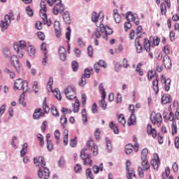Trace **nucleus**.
Masks as SVG:
<instances>
[{
    "instance_id": "f257e3e1",
    "label": "nucleus",
    "mask_w": 179,
    "mask_h": 179,
    "mask_svg": "<svg viewBox=\"0 0 179 179\" xmlns=\"http://www.w3.org/2000/svg\"><path fill=\"white\" fill-rule=\"evenodd\" d=\"M87 150L92 152L93 156H97L99 153V147L94 144L93 140H90L87 142L86 149L81 150L80 155V159L83 160L84 166H93V160H92V156L87 154Z\"/></svg>"
},
{
    "instance_id": "f03ea898",
    "label": "nucleus",
    "mask_w": 179,
    "mask_h": 179,
    "mask_svg": "<svg viewBox=\"0 0 179 179\" xmlns=\"http://www.w3.org/2000/svg\"><path fill=\"white\" fill-rule=\"evenodd\" d=\"M34 163L36 165V167H40V164L42 167H40L38 171V178H42L43 177H44V179L50 178V169L45 167V159H44V157L40 156L38 159L34 157Z\"/></svg>"
},
{
    "instance_id": "7ed1b4c3",
    "label": "nucleus",
    "mask_w": 179,
    "mask_h": 179,
    "mask_svg": "<svg viewBox=\"0 0 179 179\" xmlns=\"http://www.w3.org/2000/svg\"><path fill=\"white\" fill-rule=\"evenodd\" d=\"M110 34H113V29L108 26H105L103 24H100L99 26L96 27L92 36L93 37L95 36L96 38H100V37L102 36L105 40H108V38L107 36H110Z\"/></svg>"
},
{
    "instance_id": "20e7f679",
    "label": "nucleus",
    "mask_w": 179,
    "mask_h": 179,
    "mask_svg": "<svg viewBox=\"0 0 179 179\" xmlns=\"http://www.w3.org/2000/svg\"><path fill=\"white\" fill-rule=\"evenodd\" d=\"M14 89L15 90H22L23 93H31L29 88V82L27 80H23L22 78H18L14 83Z\"/></svg>"
},
{
    "instance_id": "39448f33",
    "label": "nucleus",
    "mask_w": 179,
    "mask_h": 179,
    "mask_svg": "<svg viewBox=\"0 0 179 179\" xmlns=\"http://www.w3.org/2000/svg\"><path fill=\"white\" fill-rule=\"evenodd\" d=\"M47 3L50 6H52V5H55L53 7V13L55 15H58V13H62L64 10H65V7L62 3H61V0H46Z\"/></svg>"
},
{
    "instance_id": "423d86ee",
    "label": "nucleus",
    "mask_w": 179,
    "mask_h": 179,
    "mask_svg": "<svg viewBox=\"0 0 179 179\" xmlns=\"http://www.w3.org/2000/svg\"><path fill=\"white\" fill-rule=\"evenodd\" d=\"M52 85H54V80L52 79V77H50L49 78V81L48 82V90L53 92L57 100H62V97L61 96V92H59V90L57 88H56L55 90H52Z\"/></svg>"
},
{
    "instance_id": "0eeeda50",
    "label": "nucleus",
    "mask_w": 179,
    "mask_h": 179,
    "mask_svg": "<svg viewBox=\"0 0 179 179\" xmlns=\"http://www.w3.org/2000/svg\"><path fill=\"white\" fill-rule=\"evenodd\" d=\"M64 94L69 100H73V99L74 100H76V99H78L76 98V92L75 88L71 86L64 90Z\"/></svg>"
},
{
    "instance_id": "6e6552de",
    "label": "nucleus",
    "mask_w": 179,
    "mask_h": 179,
    "mask_svg": "<svg viewBox=\"0 0 179 179\" xmlns=\"http://www.w3.org/2000/svg\"><path fill=\"white\" fill-rule=\"evenodd\" d=\"M13 17H10L9 15H6L4 16L3 20H1L0 23V26L1 27V31H5L8 27H9V24H10L11 20H13Z\"/></svg>"
},
{
    "instance_id": "1a4fd4ad",
    "label": "nucleus",
    "mask_w": 179,
    "mask_h": 179,
    "mask_svg": "<svg viewBox=\"0 0 179 179\" xmlns=\"http://www.w3.org/2000/svg\"><path fill=\"white\" fill-rule=\"evenodd\" d=\"M150 120L154 125H157V127H160L163 121V117H162V114L160 113H157L155 115H153L152 113L151 115Z\"/></svg>"
},
{
    "instance_id": "9d476101",
    "label": "nucleus",
    "mask_w": 179,
    "mask_h": 179,
    "mask_svg": "<svg viewBox=\"0 0 179 179\" xmlns=\"http://www.w3.org/2000/svg\"><path fill=\"white\" fill-rule=\"evenodd\" d=\"M126 19L127 20H132V22H134L136 26H138L140 23L139 17H138V15L134 14L131 11H129L126 13Z\"/></svg>"
},
{
    "instance_id": "9b49d317",
    "label": "nucleus",
    "mask_w": 179,
    "mask_h": 179,
    "mask_svg": "<svg viewBox=\"0 0 179 179\" xmlns=\"http://www.w3.org/2000/svg\"><path fill=\"white\" fill-rule=\"evenodd\" d=\"M27 52L30 58H34L36 57V46L31 44L30 42H27Z\"/></svg>"
},
{
    "instance_id": "f8f14e48",
    "label": "nucleus",
    "mask_w": 179,
    "mask_h": 179,
    "mask_svg": "<svg viewBox=\"0 0 179 179\" xmlns=\"http://www.w3.org/2000/svg\"><path fill=\"white\" fill-rule=\"evenodd\" d=\"M10 62L13 65L14 68H15V71L19 73V72H20V64H19V59L17 58V56H11Z\"/></svg>"
},
{
    "instance_id": "ddd939ff",
    "label": "nucleus",
    "mask_w": 179,
    "mask_h": 179,
    "mask_svg": "<svg viewBox=\"0 0 179 179\" xmlns=\"http://www.w3.org/2000/svg\"><path fill=\"white\" fill-rule=\"evenodd\" d=\"M163 62L166 69H171V66H173V64L171 63V59H170V57L169 55L164 56Z\"/></svg>"
},
{
    "instance_id": "4468645a",
    "label": "nucleus",
    "mask_w": 179,
    "mask_h": 179,
    "mask_svg": "<svg viewBox=\"0 0 179 179\" xmlns=\"http://www.w3.org/2000/svg\"><path fill=\"white\" fill-rule=\"evenodd\" d=\"M101 14L97 15V13L93 12L92 15V20L94 23L96 22H99V23H101L103 22V19H104V15H101V17H99V16H101Z\"/></svg>"
},
{
    "instance_id": "2eb2a0df",
    "label": "nucleus",
    "mask_w": 179,
    "mask_h": 179,
    "mask_svg": "<svg viewBox=\"0 0 179 179\" xmlns=\"http://www.w3.org/2000/svg\"><path fill=\"white\" fill-rule=\"evenodd\" d=\"M161 82L165 85L166 92H169V90H170V85H171V80H170V78L166 79V77L162 76Z\"/></svg>"
},
{
    "instance_id": "dca6fc26",
    "label": "nucleus",
    "mask_w": 179,
    "mask_h": 179,
    "mask_svg": "<svg viewBox=\"0 0 179 179\" xmlns=\"http://www.w3.org/2000/svg\"><path fill=\"white\" fill-rule=\"evenodd\" d=\"M147 132L148 135H152V138H156L157 135V132L156 131V129L152 127V124L147 125Z\"/></svg>"
},
{
    "instance_id": "f3484780",
    "label": "nucleus",
    "mask_w": 179,
    "mask_h": 179,
    "mask_svg": "<svg viewBox=\"0 0 179 179\" xmlns=\"http://www.w3.org/2000/svg\"><path fill=\"white\" fill-rule=\"evenodd\" d=\"M59 55L61 61H66V50L64 47L59 48Z\"/></svg>"
},
{
    "instance_id": "a211bd4d",
    "label": "nucleus",
    "mask_w": 179,
    "mask_h": 179,
    "mask_svg": "<svg viewBox=\"0 0 179 179\" xmlns=\"http://www.w3.org/2000/svg\"><path fill=\"white\" fill-rule=\"evenodd\" d=\"M157 159L151 160V166H152L154 170H157L159 169V164H160V159H159V155L156 154Z\"/></svg>"
},
{
    "instance_id": "6ab92c4d",
    "label": "nucleus",
    "mask_w": 179,
    "mask_h": 179,
    "mask_svg": "<svg viewBox=\"0 0 179 179\" xmlns=\"http://www.w3.org/2000/svg\"><path fill=\"white\" fill-rule=\"evenodd\" d=\"M44 115V113L41 111V108L36 109L34 114L33 118L34 120H38L40 117H43Z\"/></svg>"
},
{
    "instance_id": "aec40b11",
    "label": "nucleus",
    "mask_w": 179,
    "mask_h": 179,
    "mask_svg": "<svg viewBox=\"0 0 179 179\" xmlns=\"http://www.w3.org/2000/svg\"><path fill=\"white\" fill-rule=\"evenodd\" d=\"M41 16H43L44 19H45V15H47V6L44 1L41 2Z\"/></svg>"
},
{
    "instance_id": "412c9836",
    "label": "nucleus",
    "mask_w": 179,
    "mask_h": 179,
    "mask_svg": "<svg viewBox=\"0 0 179 179\" xmlns=\"http://www.w3.org/2000/svg\"><path fill=\"white\" fill-rule=\"evenodd\" d=\"M171 102V96L169 94H166L162 97V104H169V103Z\"/></svg>"
},
{
    "instance_id": "4be33fe9",
    "label": "nucleus",
    "mask_w": 179,
    "mask_h": 179,
    "mask_svg": "<svg viewBox=\"0 0 179 179\" xmlns=\"http://www.w3.org/2000/svg\"><path fill=\"white\" fill-rule=\"evenodd\" d=\"M69 131H68V129H65L64 130V133H63V142H64V146L68 145V142H69L68 138H69Z\"/></svg>"
},
{
    "instance_id": "5701e85b",
    "label": "nucleus",
    "mask_w": 179,
    "mask_h": 179,
    "mask_svg": "<svg viewBox=\"0 0 179 179\" xmlns=\"http://www.w3.org/2000/svg\"><path fill=\"white\" fill-rule=\"evenodd\" d=\"M135 46L136 48V51L138 54H141L142 52L143 48H142V45H141V43H139V38H136L135 39Z\"/></svg>"
},
{
    "instance_id": "b1692460",
    "label": "nucleus",
    "mask_w": 179,
    "mask_h": 179,
    "mask_svg": "<svg viewBox=\"0 0 179 179\" xmlns=\"http://www.w3.org/2000/svg\"><path fill=\"white\" fill-rule=\"evenodd\" d=\"M55 33L57 37H59V34H61V28H59V22L55 21L54 24Z\"/></svg>"
},
{
    "instance_id": "393cba45",
    "label": "nucleus",
    "mask_w": 179,
    "mask_h": 179,
    "mask_svg": "<svg viewBox=\"0 0 179 179\" xmlns=\"http://www.w3.org/2000/svg\"><path fill=\"white\" fill-rule=\"evenodd\" d=\"M141 166L144 171H148L150 169V164L148 159H142Z\"/></svg>"
},
{
    "instance_id": "a878e982",
    "label": "nucleus",
    "mask_w": 179,
    "mask_h": 179,
    "mask_svg": "<svg viewBox=\"0 0 179 179\" xmlns=\"http://www.w3.org/2000/svg\"><path fill=\"white\" fill-rule=\"evenodd\" d=\"M113 17L115 19V22H116V23L121 22V15H120V13H118V10L115 9L113 10Z\"/></svg>"
},
{
    "instance_id": "bb28decb",
    "label": "nucleus",
    "mask_w": 179,
    "mask_h": 179,
    "mask_svg": "<svg viewBox=\"0 0 179 179\" xmlns=\"http://www.w3.org/2000/svg\"><path fill=\"white\" fill-rule=\"evenodd\" d=\"M63 19L65 23L67 24H71V17L69 16V12L65 11L63 13Z\"/></svg>"
},
{
    "instance_id": "cd10ccee",
    "label": "nucleus",
    "mask_w": 179,
    "mask_h": 179,
    "mask_svg": "<svg viewBox=\"0 0 179 179\" xmlns=\"http://www.w3.org/2000/svg\"><path fill=\"white\" fill-rule=\"evenodd\" d=\"M152 89L155 94L159 93V80H157V78L152 82Z\"/></svg>"
},
{
    "instance_id": "c85d7f7f",
    "label": "nucleus",
    "mask_w": 179,
    "mask_h": 179,
    "mask_svg": "<svg viewBox=\"0 0 179 179\" xmlns=\"http://www.w3.org/2000/svg\"><path fill=\"white\" fill-rule=\"evenodd\" d=\"M73 113H79V108L80 107V103H79V99H76L75 103L73 104Z\"/></svg>"
},
{
    "instance_id": "c756f323",
    "label": "nucleus",
    "mask_w": 179,
    "mask_h": 179,
    "mask_svg": "<svg viewBox=\"0 0 179 179\" xmlns=\"http://www.w3.org/2000/svg\"><path fill=\"white\" fill-rule=\"evenodd\" d=\"M135 124H136V117H135V114L131 113L128 120V124L135 125Z\"/></svg>"
},
{
    "instance_id": "7c9ffc66",
    "label": "nucleus",
    "mask_w": 179,
    "mask_h": 179,
    "mask_svg": "<svg viewBox=\"0 0 179 179\" xmlns=\"http://www.w3.org/2000/svg\"><path fill=\"white\" fill-rule=\"evenodd\" d=\"M99 92H101V97H103V99H106V96H107V94L106 92V90H104V84L103 83H101L99 85Z\"/></svg>"
},
{
    "instance_id": "2f4dec72",
    "label": "nucleus",
    "mask_w": 179,
    "mask_h": 179,
    "mask_svg": "<svg viewBox=\"0 0 179 179\" xmlns=\"http://www.w3.org/2000/svg\"><path fill=\"white\" fill-rule=\"evenodd\" d=\"M143 45L144 50H145L147 52H149V51H150V41H148L147 38H145Z\"/></svg>"
},
{
    "instance_id": "473e14b6",
    "label": "nucleus",
    "mask_w": 179,
    "mask_h": 179,
    "mask_svg": "<svg viewBox=\"0 0 179 179\" xmlns=\"http://www.w3.org/2000/svg\"><path fill=\"white\" fill-rule=\"evenodd\" d=\"M127 178L128 179H136V175L135 174V171L134 169H131L130 171H127Z\"/></svg>"
},
{
    "instance_id": "72a5a7b5",
    "label": "nucleus",
    "mask_w": 179,
    "mask_h": 179,
    "mask_svg": "<svg viewBox=\"0 0 179 179\" xmlns=\"http://www.w3.org/2000/svg\"><path fill=\"white\" fill-rule=\"evenodd\" d=\"M50 111L53 117H59V113H58V110L57 109V107L52 106L50 108Z\"/></svg>"
},
{
    "instance_id": "f704fd0d",
    "label": "nucleus",
    "mask_w": 179,
    "mask_h": 179,
    "mask_svg": "<svg viewBox=\"0 0 179 179\" xmlns=\"http://www.w3.org/2000/svg\"><path fill=\"white\" fill-rule=\"evenodd\" d=\"M133 150H134V146H132V144H128L125 146L126 155H131Z\"/></svg>"
},
{
    "instance_id": "c9c22d12",
    "label": "nucleus",
    "mask_w": 179,
    "mask_h": 179,
    "mask_svg": "<svg viewBox=\"0 0 179 179\" xmlns=\"http://www.w3.org/2000/svg\"><path fill=\"white\" fill-rule=\"evenodd\" d=\"M106 146L108 152L111 153V152H113V146L111 145V141H110L108 138H106Z\"/></svg>"
},
{
    "instance_id": "e433bc0d",
    "label": "nucleus",
    "mask_w": 179,
    "mask_h": 179,
    "mask_svg": "<svg viewBox=\"0 0 179 179\" xmlns=\"http://www.w3.org/2000/svg\"><path fill=\"white\" fill-rule=\"evenodd\" d=\"M85 176L87 179H94V177L93 176V173L92 172V169L90 168H88L86 170Z\"/></svg>"
},
{
    "instance_id": "4c0bfd02",
    "label": "nucleus",
    "mask_w": 179,
    "mask_h": 179,
    "mask_svg": "<svg viewBox=\"0 0 179 179\" xmlns=\"http://www.w3.org/2000/svg\"><path fill=\"white\" fill-rule=\"evenodd\" d=\"M148 153H149L148 148H144L141 151V160H147Z\"/></svg>"
},
{
    "instance_id": "58836bf2",
    "label": "nucleus",
    "mask_w": 179,
    "mask_h": 179,
    "mask_svg": "<svg viewBox=\"0 0 179 179\" xmlns=\"http://www.w3.org/2000/svg\"><path fill=\"white\" fill-rule=\"evenodd\" d=\"M83 124L87 122V115H86V109H83L81 112Z\"/></svg>"
},
{
    "instance_id": "ea45409f",
    "label": "nucleus",
    "mask_w": 179,
    "mask_h": 179,
    "mask_svg": "<svg viewBox=\"0 0 179 179\" xmlns=\"http://www.w3.org/2000/svg\"><path fill=\"white\" fill-rule=\"evenodd\" d=\"M177 122L173 121L171 124V132L172 135H176L177 134Z\"/></svg>"
},
{
    "instance_id": "a19ab883",
    "label": "nucleus",
    "mask_w": 179,
    "mask_h": 179,
    "mask_svg": "<svg viewBox=\"0 0 179 179\" xmlns=\"http://www.w3.org/2000/svg\"><path fill=\"white\" fill-rule=\"evenodd\" d=\"M118 121L120 124H122V125L124 126L125 124H127V120H125V116H124V114H120L118 116Z\"/></svg>"
},
{
    "instance_id": "79ce46f5",
    "label": "nucleus",
    "mask_w": 179,
    "mask_h": 179,
    "mask_svg": "<svg viewBox=\"0 0 179 179\" xmlns=\"http://www.w3.org/2000/svg\"><path fill=\"white\" fill-rule=\"evenodd\" d=\"M27 143H24L22 146V149L20 150V156L21 157H24V155H26L27 152Z\"/></svg>"
},
{
    "instance_id": "37998d69",
    "label": "nucleus",
    "mask_w": 179,
    "mask_h": 179,
    "mask_svg": "<svg viewBox=\"0 0 179 179\" xmlns=\"http://www.w3.org/2000/svg\"><path fill=\"white\" fill-rule=\"evenodd\" d=\"M54 135H55V138L56 139L57 145H59V138L61 136V133H59V130H58V129L55 130Z\"/></svg>"
},
{
    "instance_id": "c03bdc74",
    "label": "nucleus",
    "mask_w": 179,
    "mask_h": 179,
    "mask_svg": "<svg viewBox=\"0 0 179 179\" xmlns=\"http://www.w3.org/2000/svg\"><path fill=\"white\" fill-rule=\"evenodd\" d=\"M74 171L77 174H80V173L83 171L82 165L79 164H76L74 166Z\"/></svg>"
},
{
    "instance_id": "a18cd8bd",
    "label": "nucleus",
    "mask_w": 179,
    "mask_h": 179,
    "mask_svg": "<svg viewBox=\"0 0 179 179\" xmlns=\"http://www.w3.org/2000/svg\"><path fill=\"white\" fill-rule=\"evenodd\" d=\"M71 68L73 71V72H76L78 69H79V64L76 61H73L71 63Z\"/></svg>"
},
{
    "instance_id": "49530a36",
    "label": "nucleus",
    "mask_w": 179,
    "mask_h": 179,
    "mask_svg": "<svg viewBox=\"0 0 179 179\" xmlns=\"http://www.w3.org/2000/svg\"><path fill=\"white\" fill-rule=\"evenodd\" d=\"M18 45L20 47V50H24L26 47L27 48V43L24 41H20L18 42Z\"/></svg>"
},
{
    "instance_id": "de8ad7c7",
    "label": "nucleus",
    "mask_w": 179,
    "mask_h": 179,
    "mask_svg": "<svg viewBox=\"0 0 179 179\" xmlns=\"http://www.w3.org/2000/svg\"><path fill=\"white\" fill-rule=\"evenodd\" d=\"M73 52L76 58H80V55H82V51L80 50V49L75 48L73 49Z\"/></svg>"
},
{
    "instance_id": "09e8293b",
    "label": "nucleus",
    "mask_w": 179,
    "mask_h": 179,
    "mask_svg": "<svg viewBox=\"0 0 179 179\" xmlns=\"http://www.w3.org/2000/svg\"><path fill=\"white\" fill-rule=\"evenodd\" d=\"M155 75H156V70L149 71L148 73V80H152V78H155Z\"/></svg>"
},
{
    "instance_id": "8fccbe9b",
    "label": "nucleus",
    "mask_w": 179,
    "mask_h": 179,
    "mask_svg": "<svg viewBox=\"0 0 179 179\" xmlns=\"http://www.w3.org/2000/svg\"><path fill=\"white\" fill-rule=\"evenodd\" d=\"M125 31H128L131 27H132V24H131V20H127L124 24Z\"/></svg>"
},
{
    "instance_id": "3c124183",
    "label": "nucleus",
    "mask_w": 179,
    "mask_h": 179,
    "mask_svg": "<svg viewBox=\"0 0 179 179\" xmlns=\"http://www.w3.org/2000/svg\"><path fill=\"white\" fill-rule=\"evenodd\" d=\"M47 149L49 152H52V150L54 149V144H52V141H47Z\"/></svg>"
},
{
    "instance_id": "603ef678",
    "label": "nucleus",
    "mask_w": 179,
    "mask_h": 179,
    "mask_svg": "<svg viewBox=\"0 0 179 179\" xmlns=\"http://www.w3.org/2000/svg\"><path fill=\"white\" fill-rule=\"evenodd\" d=\"M91 71H93V69H92V68L85 69L83 76L85 78H90V72Z\"/></svg>"
},
{
    "instance_id": "864d4df0",
    "label": "nucleus",
    "mask_w": 179,
    "mask_h": 179,
    "mask_svg": "<svg viewBox=\"0 0 179 179\" xmlns=\"http://www.w3.org/2000/svg\"><path fill=\"white\" fill-rule=\"evenodd\" d=\"M71 27H67V31L66 32V38L67 40L68 44L69 43V41H71Z\"/></svg>"
},
{
    "instance_id": "5fc2aeb1",
    "label": "nucleus",
    "mask_w": 179,
    "mask_h": 179,
    "mask_svg": "<svg viewBox=\"0 0 179 179\" xmlns=\"http://www.w3.org/2000/svg\"><path fill=\"white\" fill-rule=\"evenodd\" d=\"M160 9L162 15H166V12H167V7L166 6V3H162Z\"/></svg>"
},
{
    "instance_id": "6e6d98bb",
    "label": "nucleus",
    "mask_w": 179,
    "mask_h": 179,
    "mask_svg": "<svg viewBox=\"0 0 179 179\" xmlns=\"http://www.w3.org/2000/svg\"><path fill=\"white\" fill-rule=\"evenodd\" d=\"M45 18H44V16H42V19L43 20V24H47V26L50 27L51 26V19H47V14H45Z\"/></svg>"
},
{
    "instance_id": "4d7b16f0",
    "label": "nucleus",
    "mask_w": 179,
    "mask_h": 179,
    "mask_svg": "<svg viewBox=\"0 0 179 179\" xmlns=\"http://www.w3.org/2000/svg\"><path fill=\"white\" fill-rule=\"evenodd\" d=\"M170 176V168L166 167L165 169V173L162 174V178L166 179Z\"/></svg>"
},
{
    "instance_id": "13d9d810",
    "label": "nucleus",
    "mask_w": 179,
    "mask_h": 179,
    "mask_svg": "<svg viewBox=\"0 0 179 179\" xmlns=\"http://www.w3.org/2000/svg\"><path fill=\"white\" fill-rule=\"evenodd\" d=\"M34 93H38V82L34 81L32 86Z\"/></svg>"
},
{
    "instance_id": "bf43d9fd",
    "label": "nucleus",
    "mask_w": 179,
    "mask_h": 179,
    "mask_svg": "<svg viewBox=\"0 0 179 179\" xmlns=\"http://www.w3.org/2000/svg\"><path fill=\"white\" fill-rule=\"evenodd\" d=\"M100 106L103 108V110H106L107 108V103H106V98L102 97V100L100 101Z\"/></svg>"
},
{
    "instance_id": "052dcab7",
    "label": "nucleus",
    "mask_w": 179,
    "mask_h": 179,
    "mask_svg": "<svg viewBox=\"0 0 179 179\" xmlns=\"http://www.w3.org/2000/svg\"><path fill=\"white\" fill-rule=\"evenodd\" d=\"M43 110L44 113H50V108L48 107V105H47V102H45V101L43 103Z\"/></svg>"
},
{
    "instance_id": "680f3d73",
    "label": "nucleus",
    "mask_w": 179,
    "mask_h": 179,
    "mask_svg": "<svg viewBox=\"0 0 179 179\" xmlns=\"http://www.w3.org/2000/svg\"><path fill=\"white\" fill-rule=\"evenodd\" d=\"M37 36L39 40H41V41H44L45 40V35L41 31L37 33Z\"/></svg>"
},
{
    "instance_id": "e2e57ef3",
    "label": "nucleus",
    "mask_w": 179,
    "mask_h": 179,
    "mask_svg": "<svg viewBox=\"0 0 179 179\" xmlns=\"http://www.w3.org/2000/svg\"><path fill=\"white\" fill-rule=\"evenodd\" d=\"M43 61H42V64L44 66H45V65H47V61L48 59V54H47V52H43Z\"/></svg>"
},
{
    "instance_id": "0e129e2a",
    "label": "nucleus",
    "mask_w": 179,
    "mask_h": 179,
    "mask_svg": "<svg viewBox=\"0 0 179 179\" xmlns=\"http://www.w3.org/2000/svg\"><path fill=\"white\" fill-rule=\"evenodd\" d=\"M60 122L63 126H64L66 124V122H68V120L66 119V116L65 115V114L61 117Z\"/></svg>"
},
{
    "instance_id": "69168bd1",
    "label": "nucleus",
    "mask_w": 179,
    "mask_h": 179,
    "mask_svg": "<svg viewBox=\"0 0 179 179\" xmlns=\"http://www.w3.org/2000/svg\"><path fill=\"white\" fill-rule=\"evenodd\" d=\"M26 12L28 16H29L30 17H31V16H33L34 15L33 10L31 9V8H30V6H27L26 8Z\"/></svg>"
},
{
    "instance_id": "338daca9",
    "label": "nucleus",
    "mask_w": 179,
    "mask_h": 179,
    "mask_svg": "<svg viewBox=\"0 0 179 179\" xmlns=\"http://www.w3.org/2000/svg\"><path fill=\"white\" fill-rule=\"evenodd\" d=\"M3 55L5 57H10V50L8 48H4Z\"/></svg>"
},
{
    "instance_id": "774afa93",
    "label": "nucleus",
    "mask_w": 179,
    "mask_h": 179,
    "mask_svg": "<svg viewBox=\"0 0 179 179\" xmlns=\"http://www.w3.org/2000/svg\"><path fill=\"white\" fill-rule=\"evenodd\" d=\"M99 66L102 67V68H107V64L106 63L105 61H103V60H100L98 63Z\"/></svg>"
}]
</instances>
